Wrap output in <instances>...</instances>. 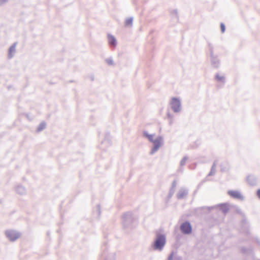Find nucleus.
<instances>
[{"instance_id": "26", "label": "nucleus", "mask_w": 260, "mask_h": 260, "mask_svg": "<svg viewBox=\"0 0 260 260\" xmlns=\"http://www.w3.org/2000/svg\"><path fill=\"white\" fill-rule=\"evenodd\" d=\"M188 158L187 156L183 157V158L180 161V166H181V167L184 166L185 165L186 161L188 159Z\"/></svg>"}, {"instance_id": "38", "label": "nucleus", "mask_w": 260, "mask_h": 260, "mask_svg": "<svg viewBox=\"0 0 260 260\" xmlns=\"http://www.w3.org/2000/svg\"><path fill=\"white\" fill-rule=\"evenodd\" d=\"M173 196V194L169 192L168 195V200H170L172 197Z\"/></svg>"}, {"instance_id": "11", "label": "nucleus", "mask_w": 260, "mask_h": 260, "mask_svg": "<svg viewBox=\"0 0 260 260\" xmlns=\"http://www.w3.org/2000/svg\"><path fill=\"white\" fill-rule=\"evenodd\" d=\"M188 194V189L183 187L181 188L177 193L176 197L178 200H181L186 198Z\"/></svg>"}, {"instance_id": "17", "label": "nucleus", "mask_w": 260, "mask_h": 260, "mask_svg": "<svg viewBox=\"0 0 260 260\" xmlns=\"http://www.w3.org/2000/svg\"><path fill=\"white\" fill-rule=\"evenodd\" d=\"M143 135L144 137L147 138L148 139V140L151 142H153V141H154V140L153 139L154 135L149 134L146 131H143Z\"/></svg>"}, {"instance_id": "21", "label": "nucleus", "mask_w": 260, "mask_h": 260, "mask_svg": "<svg viewBox=\"0 0 260 260\" xmlns=\"http://www.w3.org/2000/svg\"><path fill=\"white\" fill-rule=\"evenodd\" d=\"M46 124L45 122H42L39 125L37 129V132H40L42 131L43 129H44L46 127Z\"/></svg>"}, {"instance_id": "19", "label": "nucleus", "mask_w": 260, "mask_h": 260, "mask_svg": "<svg viewBox=\"0 0 260 260\" xmlns=\"http://www.w3.org/2000/svg\"><path fill=\"white\" fill-rule=\"evenodd\" d=\"M216 160L214 161V162H213L211 167V170L208 175V176H213L215 174V168L216 166Z\"/></svg>"}, {"instance_id": "33", "label": "nucleus", "mask_w": 260, "mask_h": 260, "mask_svg": "<svg viewBox=\"0 0 260 260\" xmlns=\"http://www.w3.org/2000/svg\"><path fill=\"white\" fill-rule=\"evenodd\" d=\"M205 181L203 180V181H202L201 182H200L199 183V184L197 186V190L199 189L202 186V185L203 184V183H204Z\"/></svg>"}, {"instance_id": "15", "label": "nucleus", "mask_w": 260, "mask_h": 260, "mask_svg": "<svg viewBox=\"0 0 260 260\" xmlns=\"http://www.w3.org/2000/svg\"><path fill=\"white\" fill-rule=\"evenodd\" d=\"M247 181L249 185L254 186L256 184V177L253 175H249L247 177Z\"/></svg>"}, {"instance_id": "36", "label": "nucleus", "mask_w": 260, "mask_h": 260, "mask_svg": "<svg viewBox=\"0 0 260 260\" xmlns=\"http://www.w3.org/2000/svg\"><path fill=\"white\" fill-rule=\"evenodd\" d=\"M173 260H182V258L180 256H176L174 258Z\"/></svg>"}, {"instance_id": "3", "label": "nucleus", "mask_w": 260, "mask_h": 260, "mask_svg": "<svg viewBox=\"0 0 260 260\" xmlns=\"http://www.w3.org/2000/svg\"><path fill=\"white\" fill-rule=\"evenodd\" d=\"M214 209H219V210L221 211L224 214H226L229 210L228 204L226 203L220 204L210 207H201L198 208L197 210H200V211L206 210L208 212H209L211 210Z\"/></svg>"}, {"instance_id": "4", "label": "nucleus", "mask_w": 260, "mask_h": 260, "mask_svg": "<svg viewBox=\"0 0 260 260\" xmlns=\"http://www.w3.org/2000/svg\"><path fill=\"white\" fill-rule=\"evenodd\" d=\"M170 105L174 113H179L182 109L181 101L178 98H172L170 102Z\"/></svg>"}, {"instance_id": "10", "label": "nucleus", "mask_w": 260, "mask_h": 260, "mask_svg": "<svg viewBox=\"0 0 260 260\" xmlns=\"http://www.w3.org/2000/svg\"><path fill=\"white\" fill-rule=\"evenodd\" d=\"M228 193L234 199H238L241 201L244 200V197L237 190H229Z\"/></svg>"}, {"instance_id": "6", "label": "nucleus", "mask_w": 260, "mask_h": 260, "mask_svg": "<svg viewBox=\"0 0 260 260\" xmlns=\"http://www.w3.org/2000/svg\"><path fill=\"white\" fill-rule=\"evenodd\" d=\"M6 237L12 242L15 241L21 236V234L15 230H7L5 232Z\"/></svg>"}, {"instance_id": "2", "label": "nucleus", "mask_w": 260, "mask_h": 260, "mask_svg": "<svg viewBox=\"0 0 260 260\" xmlns=\"http://www.w3.org/2000/svg\"><path fill=\"white\" fill-rule=\"evenodd\" d=\"M136 221V220L133 216L131 212L125 213L122 216V223L124 229L133 228V224Z\"/></svg>"}, {"instance_id": "34", "label": "nucleus", "mask_w": 260, "mask_h": 260, "mask_svg": "<svg viewBox=\"0 0 260 260\" xmlns=\"http://www.w3.org/2000/svg\"><path fill=\"white\" fill-rule=\"evenodd\" d=\"M9 0H0V5H2L8 2Z\"/></svg>"}, {"instance_id": "24", "label": "nucleus", "mask_w": 260, "mask_h": 260, "mask_svg": "<svg viewBox=\"0 0 260 260\" xmlns=\"http://www.w3.org/2000/svg\"><path fill=\"white\" fill-rule=\"evenodd\" d=\"M252 251V249L251 248H248L245 247H242L241 248V252L244 254H248Z\"/></svg>"}, {"instance_id": "31", "label": "nucleus", "mask_w": 260, "mask_h": 260, "mask_svg": "<svg viewBox=\"0 0 260 260\" xmlns=\"http://www.w3.org/2000/svg\"><path fill=\"white\" fill-rule=\"evenodd\" d=\"M173 256L174 251H172L171 253L170 254L169 256H168V260H173Z\"/></svg>"}, {"instance_id": "14", "label": "nucleus", "mask_w": 260, "mask_h": 260, "mask_svg": "<svg viewBox=\"0 0 260 260\" xmlns=\"http://www.w3.org/2000/svg\"><path fill=\"white\" fill-rule=\"evenodd\" d=\"M17 44V42H15L9 48L8 54V59H11L14 57V54L16 53V46Z\"/></svg>"}, {"instance_id": "5", "label": "nucleus", "mask_w": 260, "mask_h": 260, "mask_svg": "<svg viewBox=\"0 0 260 260\" xmlns=\"http://www.w3.org/2000/svg\"><path fill=\"white\" fill-rule=\"evenodd\" d=\"M152 143H153V146L150 152V154L151 155L154 154L162 144L163 137L161 136L157 137Z\"/></svg>"}, {"instance_id": "32", "label": "nucleus", "mask_w": 260, "mask_h": 260, "mask_svg": "<svg viewBox=\"0 0 260 260\" xmlns=\"http://www.w3.org/2000/svg\"><path fill=\"white\" fill-rule=\"evenodd\" d=\"M167 117H168V118H170L171 119L170 122V124H172V119L173 117V115L171 114L169 112H168V113H167Z\"/></svg>"}, {"instance_id": "29", "label": "nucleus", "mask_w": 260, "mask_h": 260, "mask_svg": "<svg viewBox=\"0 0 260 260\" xmlns=\"http://www.w3.org/2000/svg\"><path fill=\"white\" fill-rule=\"evenodd\" d=\"M236 212L238 214L241 215L243 217H245V214L242 211V210L240 209H239V208L237 209Z\"/></svg>"}, {"instance_id": "9", "label": "nucleus", "mask_w": 260, "mask_h": 260, "mask_svg": "<svg viewBox=\"0 0 260 260\" xmlns=\"http://www.w3.org/2000/svg\"><path fill=\"white\" fill-rule=\"evenodd\" d=\"M210 56L212 67L214 68L218 69L220 65V61L218 56L212 53V54H210Z\"/></svg>"}, {"instance_id": "16", "label": "nucleus", "mask_w": 260, "mask_h": 260, "mask_svg": "<svg viewBox=\"0 0 260 260\" xmlns=\"http://www.w3.org/2000/svg\"><path fill=\"white\" fill-rule=\"evenodd\" d=\"M15 191L20 195H23L26 193L25 188L21 185H18L15 188Z\"/></svg>"}, {"instance_id": "27", "label": "nucleus", "mask_w": 260, "mask_h": 260, "mask_svg": "<svg viewBox=\"0 0 260 260\" xmlns=\"http://www.w3.org/2000/svg\"><path fill=\"white\" fill-rule=\"evenodd\" d=\"M105 61L109 65L113 66L114 64V61L112 57H109L106 59Z\"/></svg>"}, {"instance_id": "25", "label": "nucleus", "mask_w": 260, "mask_h": 260, "mask_svg": "<svg viewBox=\"0 0 260 260\" xmlns=\"http://www.w3.org/2000/svg\"><path fill=\"white\" fill-rule=\"evenodd\" d=\"M215 79L217 81L221 82L223 83L225 82V78L224 76H220L218 74H216L215 76Z\"/></svg>"}, {"instance_id": "30", "label": "nucleus", "mask_w": 260, "mask_h": 260, "mask_svg": "<svg viewBox=\"0 0 260 260\" xmlns=\"http://www.w3.org/2000/svg\"><path fill=\"white\" fill-rule=\"evenodd\" d=\"M208 46L209 48L210 54H212V53H214L213 46L212 45H211L210 43H209Z\"/></svg>"}, {"instance_id": "39", "label": "nucleus", "mask_w": 260, "mask_h": 260, "mask_svg": "<svg viewBox=\"0 0 260 260\" xmlns=\"http://www.w3.org/2000/svg\"><path fill=\"white\" fill-rule=\"evenodd\" d=\"M243 219H242V222L243 223H245L247 221L246 220V216L245 215V217H243Z\"/></svg>"}, {"instance_id": "8", "label": "nucleus", "mask_w": 260, "mask_h": 260, "mask_svg": "<svg viewBox=\"0 0 260 260\" xmlns=\"http://www.w3.org/2000/svg\"><path fill=\"white\" fill-rule=\"evenodd\" d=\"M103 251L101 255L104 260H115V254L114 253H109L108 252L107 247L106 246L103 247Z\"/></svg>"}, {"instance_id": "22", "label": "nucleus", "mask_w": 260, "mask_h": 260, "mask_svg": "<svg viewBox=\"0 0 260 260\" xmlns=\"http://www.w3.org/2000/svg\"><path fill=\"white\" fill-rule=\"evenodd\" d=\"M133 17L128 18L125 20L124 25L125 26H132L133 25Z\"/></svg>"}, {"instance_id": "41", "label": "nucleus", "mask_w": 260, "mask_h": 260, "mask_svg": "<svg viewBox=\"0 0 260 260\" xmlns=\"http://www.w3.org/2000/svg\"><path fill=\"white\" fill-rule=\"evenodd\" d=\"M198 191L197 189L194 191V193H196Z\"/></svg>"}, {"instance_id": "20", "label": "nucleus", "mask_w": 260, "mask_h": 260, "mask_svg": "<svg viewBox=\"0 0 260 260\" xmlns=\"http://www.w3.org/2000/svg\"><path fill=\"white\" fill-rule=\"evenodd\" d=\"M176 185H177V181L176 180H174L172 183L171 187L169 190L170 193L174 194V193H175V188H176Z\"/></svg>"}, {"instance_id": "7", "label": "nucleus", "mask_w": 260, "mask_h": 260, "mask_svg": "<svg viewBox=\"0 0 260 260\" xmlns=\"http://www.w3.org/2000/svg\"><path fill=\"white\" fill-rule=\"evenodd\" d=\"M180 229L181 232L185 235L191 234L192 231V226L188 221L183 222L180 225Z\"/></svg>"}, {"instance_id": "13", "label": "nucleus", "mask_w": 260, "mask_h": 260, "mask_svg": "<svg viewBox=\"0 0 260 260\" xmlns=\"http://www.w3.org/2000/svg\"><path fill=\"white\" fill-rule=\"evenodd\" d=\"M107 38L110 46L111 48H115L117 44L115 37L114 36L109 34L107 35Z\"/></svg>"}, {"instance_id": "35", "label": "nucleus", "mask_w": 260, "mask_h": 260, "mask_svg": "<svg viewBox=\"0 0 260 260\" xmlns=\"http://www.w3.org/2000/svg\"><path fill=\"white\" fill-rule=\"evenodd\" d=\"M220 170L221 172H225L226 171V168L225 167H222V165H220Z\"/></svg>"}, {"instance_id": "1", "label": "nucleus", "mask_w": 260, "mask_h": 260, "mask_svg": "<svg viewBox=\"0 0 260 260\" xmlns=\"http://www.w3.org/2000/svg\"><path fill=\"white\" fill-rule=\"evenodd\" d=\"M166 243V236L164 234L157 233L156 237L151 244V247L154 250L161 251L164 249Z\"/></svg>"}, {"instance_id": "23", "label": "nucleus", "mask_w": 260, "mask_h": 260, "mask_svg": "<svg viewBox=\"0 0 260 260\" xmlns=\"http://www.w3.org/2000/svg\"><path fill=\"white\" fill-rule=\"evenodd\" d=\"M94 213L96 214L97 217L100 218L101 214V209L100 204L97 205L95 211H94Z\"/></svg>"}, {"instance_id": "18", "label": "nucleus", "mask_w": 260, "mask_h": 260, "mask_svg": "<svg viewBox=\"0 0 260 260\" xmlns=\"http://www.w3.org/2000/svg\"><path fill=\"white\" fill-rule=\"evenodd\" d=\"M171 15L172 18L175 19L176 21L179 20V16L178 15V11L177 9L173 10L171 12Z\"/></svg>"}, {"instance_id": "28", "label": "nucleus", "mask_w": 260, "mask_h": 260, "mask_svg": "<svg viewBox=\"0 0 260 260\" xmlns=\"http://www.w3.org/2000/svg\"><path fill=\"white\" fill-rule=\"evenodd\" d=\"M220 29H221V31L222 33L224 32V31L225 30V26L223 23H221Z\"/></svg>"}, {"instance_id": "37", "label": "nucleus", "mask_w": 260, "mask_h": 260, "mask_svg": "<svg viewBox=\"0 0 260 260\" xmlns=\"http://www.w3.org/2000/svg\"><path fill=\"white\" fill-rule=\"evenodd\" d=\"M256 195L258 197V198L260 199V189L257 190Z\"/></svg>"}, {"instance_id": "40", "label": "nucleus", "mask_w": 260, "mask_h": 260, "mask_svg": "<svg viewBox=\"0 0 260 260\" xmlns=\"http://www.w3.org/2000/svg\"><path fill=\"white\" fill-rule=\"evenodd\" d=\"M256 242L258 245H260V240L259 239H256Z\"/></svg>"}, {"instance_id": "12", "label": "nucleus", "mask_w": 260, "mask_h": 260, "mask_svg": "<svg viewBox=\"0 0 260 260\" xmlns=\"http://www.w3.org/2000/svg\"><path fill=\"white\" fill-rule=\"evenodd\" d=\"M104 144H106V146L108 147L112 144L111 139L110 138V133L107 132L106 133L105 136L104 140L102 142V143L100 146V148L105 149L104 148L102 147V145Z\"/></svg>"}]
</instances>
